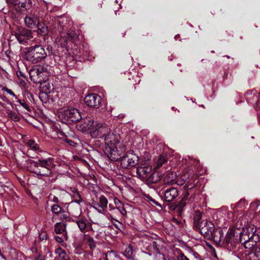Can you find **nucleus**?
Instances as JSON below:
<instances>
[{
    "label": "nucleus",
    "instance_id": "22",
    "mask_svg": "<svg viewBox=\"0 0 260 260\" xmlns=\"http://www.w3.org/2000/svg\"><path fill=\"white\" fill-rule=\"evenodd\" d=\"M34 28L36 29L34 31H37L38 34L42 36L45 35L48 31L47 27L44 23H38L35 27L34 26Z\"/></svg>",
    "mask_w": 260,
    "mask_h": 260
},
{
    "label": "nucleus",
    "instance_id": "18",
    "mask_svg": "<svg viewBox=\"0 0 260 260\" xmlns=\"http://www.w3.org/2000/svg\"><path fill=\"white\" fill-rule=\"evenodd\" d=\"M46 56V53L44 49L41 45L34 47V62H39L44 59Z\"/></svg>",
    "mask_w": 260,
    "mask_h": 260
},
{
    "label": "nucleus",
    "instance_id": "36",
    "mask_svg": "<svg viewBox=\"0 0 260 260\" xmlns=\"http://www.w3.org/2000/svg\"><path fill=\"white\" fill-rule=\"evenodd\" d=\"M24 21L26 25L30 28L32 27V17L30 16H27L25 17Z\"/></svg>",
    "mask_w": 260,
    "mask_h": 260
},
{
    "label": "nucleus",
    "instance_id": "24",
    "mask_svg": "<svg viewBox=\"0 0 260 260\" xmlns=\"http://www.w3.org/2000/svg\"><path fill=\"white\" fill-rule=\"evenodd\" d=\"M8 4L14 5H18L22 8H25L27 2H29L30 0H6Z\"/></svg>",
    "mask_w": 260,
    "mask_h": 260
},
{
    "label": "nucleus",
    "instance_id": "62",
    "mask_svg": "<svg viewBox=\"0 0 260 260\" xmlns=\"http://www.w3.org/2000/svg\"><path fill=\"white\" fill-rule=\"evenodd\" d=\"M259 122H260V116L259 117Z\"/></svg>",
    "mask_w": 260,
    "mask_h": 260
},
{
    "label": "nucleus",
    "instance_id": "44",
    "mask_svg": "<svg viewBox=\"0 0 260 260\" xmlns=\"http://www.w3.org/2000/svg\"><path fill=\"white\" fill-rule=\"evenodd\" d=\"M47 238V235H46V233L45 232H42L40 235H39V239L40 240V241H43V240H46Z\"/></svg>",
    "mask_w": 260,
    "mask_h": 260
},
{
    "label": "nucleus",
    "instance_id": "52",
    "mask_svg": "<svg viewBox=\"0 0 260 260\" xmlns=\"http://www.w3.org/2000/svg\"><path fill=\"white\" fill-rule=\"evenodd\" d=\"M173 222L175 223H176L177 224H180L181 222V221L176 218H174L173 219Z\"/></svg>",
    "mask_w": 260,
    "mask_h": 260
},
{
    "label": "nucleus",
    "instance_id": "47",
    "mask_svg": "<svg viewBox=\"0 0 260 260\" xmlns=\"http://www.w3.org/2000/svg\"><path fill=\"white\" fill-rule=\"evenodd\" d=\"M148 199L149 200V201L151 202H152L154 204H155L156 206H159V207H161V205L160 204H159V203L157 202L154 199H152V198L151 197H149L148 198Z\"/></svg>",
    "mask_w": 260,
    "mask_h": 260
},
{
    "label": "nucleus",
    "instance_id": "59",
    "mask_svg": "<svg viewBox=\"0 0 260 260\" xmlns=\"http://www.w3.org/2000/svg\"><path fill=\"white\" fill-rule=\"evenodd\" d=\"M178 37H179V36H178V35H176V36H175V39L176 40V39H177L178 38Z\"/></svg>",
    "mask_w": 260,
    "mask_h": 260
},
{
    "label": "nucleus",
    "instance_id": "35",
    "mask_svg": "<svg viewBox=\"0 0 260 260\" xmlns=\"http://www.w3.org/2000/svg\"><path fill=\"white\" fill-rule=\"evenodd\" d=\"M86 240L88 245L89 246L90 249H92L95 247L96 244L92 238L90 237H88L86 239Z\"/></svg>",
    "mask_w": 260,
    "mask_h": 260
},
{
    "label": "nucleus",
    "instance_id": "41",
    "mask_svg": "<svg viewBox=\"0 0 260 260\" xmlns=\"http://www.w3.org/2000/svg\"><path fill=\"white\" fill-rule=\"evenodd\" d=\"M9 117L13 120L14 121H18L19 119V116H18V115L15 113V112H10L9 113Z\"/></svg>",
    "mask_w": 260,
    "mask_h": 260
},
{
    "label": "nucleus",
    "instance_id": "58",
    "mask_svg": "<svg viewBox=\"0 0 260 260\" xmlns=\"http://www.w3.org/2000/svg\"><path fill=\"white\" fill-rule=\"evenodd\" d=\"M32 70V69H31L30 70V72H31ZM29 76H30V78L31 79L32 76H31V74H30V72H29Z\"/></svg>",
    "mask_w": 260,
    "mask_h": 260
},
{
    "label": "nucleus",
    "instance_id": "21",
    "mask_svg": "<svg viewBox=\"0 0 260 260\" xmlns=\"http://www.w3.org/2000/svg\"><path fill=\"white\" fill-rule=\"evenodd\" d=\"M152 246L154 248V251L152 253H149L150 256H152L153 260H166L165 255L160 252L158 251L157 249H155L156 242H153Z\"/></svg>",
    "mask_w": 260,
    "mask_h": 260
},
{
    "label": "nucleus",
    "instance_id": "46",
    "mask_svg": "<svg viewBox=\"0 0 260 260\" xmlns=\"http://www.w3.org/2000/svg\"><path fill=\"white\" fill-rule=\"evenodd\" d=\"M35 260H44V256L40 253H38V255H36Z\"/></svg>",
    "mask_w": 260,
    "mask_h": 260
},
{
    "label": "nucleus",
    "instance_id": "23",
    "mask_svg": "<svg viewBox=\"0 0 260 260\" xmlns=\"http://www.w3.org/2000/svg\"><path fill=\"white\" fill-rule=\"evenodd\" d=\"M40 88L46 94L50 93L53 90L52 86L47 81L40 83Z\"/></svg>",
    "mask_w": 260,
    "mask_h": 260
},
{
    "label": "nucleus",
    "instance_id": "45",
    "mask_svg": "<svg viewBox=\"0 0 260 260\" xmlns=\"http://www.w3.org/2000/svg\"><path fill=\"white\" fill-rule=\"evenodd\" d=\"M25 58L29 61H32V56H31V52H28L25 55Z\"/></svg>",
    "mask_w": 260,
    "mask_h": 260
},
{
    "label": "nucleus",
    "instance_id": "55",
    "mask_svg": "<svg viewBox=\"0 0 260 260\" xmlns=\"http://www.w3.org/2000/svg\"><path fill=\"white\" fill-rule=\"evenodd\" d=\"M193 255L196 258H199L200 257V255L197 252H194Z\"/></svg>",
    "mask_w": 260,
    "mask_h": 260
},
{
    "label": "nucleus",
    "instance_id": "51",
    "mask_svg": "<svg viewBox=\"0 0 260 260\" xmlns=\"http://www.w3.org/2000/svg\"><path fill=\"white\" fill-rule=\"evenodd\" d=\"M6 91L9 94L12 95H13L14 96H15V94L14 93V92L11 89H7Z\"/></svg>",
    "mask_w": 260,
    "mask_h": 260
},
{
    "label": "nucleus",
    "instance_id": "13",
    "mask_svg": "<svg viewBox=\"0 0 260 260\" xmlns=\"http://www.w3.org/2000/svg\"><path fill=\"white\" fill-rule=\"evenodd\" d=\"M101 100V96L95 93L89 94L84 98V102L87 106L94 108L99 107Z\"/></svg>",
    "mask_w": 260,
    "mask_h": 260
},
{
    "label": "nucleus",
    "instance_id": "48",
    "mask_svg": "<svg viewBox=\"0 0 260 260\" xmlns=\"http://www.w3.org/2000/svg\"><path fill=\"white\" fill-rule=\"evenodd\" d=\"M54 238L58 243H62L63 241V238L60 236H55Z\"/></svg>",
    "mask_w": 260,
    "mask_h": 260
},
{
    "label": "nucleus",
    "instance_id": "5",
    "mask_svg": "<svg viewBox=\"0 0 260 260\" xmlns=\"http://www.w3.org/2000/svg\"><path fill=\"white\" fill-rule=\"evenodd\" d=\"M59 119L63 123H77L81 119V115L78 109L75 108L61 109L58 112Z\"/></svg>",
    "mask_w": 260,
    "mask_h": 260
},
{
    "label": "nucleus",
    "instance_id": "50",
    "mask_svg": "<svg viewBox=\"0 0 260 260\" xmlns=\"http://www.w3.org/2000/svg\"><path fill=\"white\" fill-rule=\"evenodd\" d=\"M109 210L112 213H114L115 211V208L112 206L111 204L109 205Z\"/></svg>",
    "mask_w": 260,
    "mask_h": 260
},
{
    "label": "nucleus",
    "instance_id": "57",
    "mask_svg": "<svg viewBox=\"0 0 260 260\" xmlns=\"http://www.w3.org/2000/svg\"><path fill=\"white\" fill-rule=\"evenodd\" d=\"M114 260H121V259L119 256L116 255V256H115V259Z\"/></svg>",
    "mask_w": 260,
    "mask_h": 260
},
{
    "label": "nucleus",
    "instance_id": "28",
    "mask_svg": "<svg viewBox=\"0 0 260 260\" xmlns=\"http://www.w3.org/2000/svg\"><path fill=\"white\" fill-rule=\"evenodd\" d=\"M108 203L107 199L104 196H101L99 198V202L97 203H98L101 207L105 209L107 207Z\"/></svg>",
    "mask_w": 260,
    "mask_h": 260
},
{
    "label": "nucleus",
    "instance_id": "29",
    "mask_svg": "<svg viewBox=\"0 0 260 260\" xmlns=\"http://www.w3.org/2000/svg\"><path fill=\"white\" fill-rule=\"evenodd\" d=\"M126 206H128L127 204H123L117 208H115V210L118 211L122 217H125L127 215V211H126Z\"/></svg>",
    "mask_w": 260,
    "mask_h": 260
},
{
    "label": "nucleus",
    "instance_id": "32",
    "mask_svg": "<svg viewBox=\"0 0 260 260\" xmlns=\"http://www.w3.org/2000/svg\"><path fill=\"white\" fill-rule=\"evenodd\" d=\"M201 213L199 211H197L194 217V223L197 228L199 226V223H200L201 222Z\"/></svg>",
    "mask_w": 260,
    "mask_h": 260
},
{
    "label": "nucleus",
    "instance_id": "49",
    "mask_svg": "<svg viewBox=\"0 0 260 260\" xmlns=\"http://www.w3.org/2000/svg\"><path fill=\"white\" fill-rule=\"evenodd\" d=\"M65 140L67 143H68L69 145H70L71 146H74L76 144V143L74 141H73L72 140H70L68 138H66Z\"/></svg>",
    "mask_w": 260,
    "mask_h": 260
},
{
    "label": "nucleus",
    "instance_id": "53",
    "mask_svg": "<svg viewBox=\"0 0 260 260\" xmlns=\"http://www.w3.org/2000/svg\"><path fill=\"white\" fill-rule=\"evenodd\" d=\"M166 260H176V258L174 256L169 255L167 256Z\"/></svg>",
    "mask_w": 260,
    "mask_h": 260
},
{
    "label": "nucleus",
    "instance_id": "1",
    "mask_svg": "<svg viewBox=\"0 0 260 260\" xmlns=\"http://www.w3.org/2000/svg\"><path fill=\"white\" fill-rule=\"evenodd\" d=\"M241 232L235 229H229L223 241L224 247L233 253H235L238 248L240 243L245 248H252L255 244V241L250 240V237H245L241 235Z\"/></svg>",
    "mask_w": 260,
    "mask_h": 260
},
{
    "label": "nucleus",
    "instance_id": "19",
    "mask_svg": "<svg viewBox=\"0 0 260 260\" xmlns=\"http://www.w3.org/2000/svg\"><path fill=\"white\" fill-rule=\"evenodd\" d=\"M255 246L256 243L250 249L246 248V260H260V251L255 248Z\"/></svg>",
    "mask_w": 260,
    "mask_h": 260
},
{
    "label": "nucleus",
    "instance_id": "60",
    "mask_svg": "<svg viewBox=\"0 0 260 260\" xmlns=\"http://www.w3.org/2000/svg\"><path fill=\"white\" fill-rule=\"evenodd\" d=\"M59 133H60V134L61 135L63 136V133H62V132H60Z\"/></svg>",
    "mask_w": 260,
    "mask_h": 260
},
{
    "label": "nucleus",
    "instance_id": "16",
    "mask_svg": "<svg viewBox=\"0 0 260 260\" xmlns=\"http://www.w3.org/2000/svg\"><path fill=\"white\" fill-rule=\"evenodd\" d=\"M76 223L82 233H86L93 230L91 224L89 223L88 220L85 217L77 219L76 220Z\"/></svg>",
    "mask_w": 260,
    "mask_h": 260
},
{
    "label": "nucleus",
    "instance_id": "56",
    "mask_svg": "<svg viewBox=\"0 0 260 260\" xmlns=\"http://www.w3.org/2000/svg\"><path fill=\"white\" fill-rule=\"evenodd\" d=\"M113 224H114V225L116 228H118V229H120V227H119V223H118V224H115V223H113ZM119 225H120V224H119ZM122 225H121V226H122Z\"/></svg>",
    "mask_w": 260,
    "mask_h": 260
},
{
    "label": "nucleus",
    "instance_id": "39",
    "mask_svg": "<svg viewBox=\"0 0 260 260\" xmlns=\"http://www.w3.org/2000/svg\"><path fill=\"white\" fill-rule=\"evenodd\" d=\"M176 177V174L173 172H170L167 174V177L165 178V182L168 183V181H170L172 179H175Z\"/></svg>",
    "mask_w": 260,
    "mask_h": 260
},
{
    "label": "nucleus",
    "instance_id": "38",
    "mask_svg": "<svg viewBox=\"0 0 260 260\" xmlns=\"http://www.w3.org/2000/svg\"><path fill=\"white\" fill-rule=\"evenodd\" d=\"M74 202L77 203L80 205L81 203L83 202V201L82 200L80 195L78 192H76L74 196Z\"/></svg>",
    "mask_w": 260,
    "mask_h": 260
},
{
    "label": "nucleus",
    "instance_id": "6",
    "mask_svg": "<svg viewBox=\"0 0 260 260\" xmlns=\"http://www.w3.org/2000/svg\"><path fill=\"white\" fill-rule=\"evenodd\" d=\"M110 132L109 126L106 123L94 121L90 133L92 138L104 139Z\"/></svg>",
    "mask_w": 260,
    "mask_h": 260
},
{
    "label": "nucleus",
    "instance_id": "3",
    "mask_svg": "<svg viewBox=\"0 0 260 260\" xmlns=\"http://www.w3.org/2000/svg\"><path fill=\"white\" fill-rule=\"evenodd\" d=\"M39 146L34 143V173L37 175L48 176L51 174V168L53 166V158H45V152L38 151Z\"/></svg>",
    "mask_w": 260,
    "mask_h": 260
},
{
    "label": "nucleus",
    "instance_id": "12",
    "mask_svg": "<svg viewBox=\"0 0 260 260\" xmlns=\"http://www.w3.org/2000/svg\"><path fill=\"white\" fill-rule=\"evenodd\" d=\"M94 121L89 117L82 118L77 122L76 126L77 128L81 131L85 132L92 127Z\"/></svg>",
    "mask_w": 260,
    "mask_h": 260
},
{
    "label": "nucleus",
    "instance_id": "25",
    "mask_svg": "<svg viewBox=\"0 0 260 260\" xmlns=\"http://www.w3.org/2000/svg\"><path fill=\"white\" fill-rule=\"evenodd\" d=\"M135 253V251L133 249L132 246L129 245L126 246L124 249V251L122 252V254L127 258V259L129 258L134 256Z\"/></svg>",
    "mask_w": 260,
    "mask_h": 260
},
{
    "label": "nucleus",
    "instance_id": "17",
    "mask_svg": "<svg viewBox=\"0 0 260 260\" xmlns=\"http://www.w3.org/2000/svg\"><path fill=\"white\" fill-rule=\"evenodd\" d=\"M188 196L189 193L188 192L185 193L181 200L176 206V211L178 212L179 216L182 215L184 211V207L191 202V199L190 198L188 197Z\"/></svg>",
    "mask_w": 260,
    "mask_h": 260
},
{
    "label": "nucleus",
    "instance_id": "8",
    "mask_svg": "<svg viewBox=\"0 0 260 260\" xmlns=\"http://www.w3.org/2000/svg\"><path fill=\"white\" fill-rule=\"evenodd\" d=\"M198 228L199 229L201 233L206 237L215 238L217 232L221 235V230H219L215 231L214 225L211 221H201V223H199Z\"/></svg>",
    "mask_w": 260,
    "mask_h": 260
},
{
    "label": "nucleus",
    "instance_id": "20",
    "mask_svg": "<svg viewBox=\"0 0 260 260\" xmlns=\"http://www.w3.org/2000/svg\"><path fill=\"white\" fill-rule=\"evenodd\" d=\"M245 99L247 102L250 104H254L258 100V96L255 90H252L247 92L245 94Z\"/></svg>",
    "mask_w": 260,
    "mask_h": 260
},
{
    "label": "nucleus",
    "instance_id": "61",
    "mask_svg": "<svg viewBox=\"0 0 260 260\" xmlns=\"http://www.w3.org/2000/svg\"><path fill=\"white\" fill-rule=\"evenodd\" d=\"M200 106L202 107H204V106L203 105H200Z\"/></svg>",
    "mask_w": 260,
    "mask_h": 260
},
{
    "label": "nucleus",
    "instance_id": "54",
    "mask_svg": "<svg viewBox=\"0 0 260 260\" xmlns=\"http://www.w3.org/2000/svg\"><path fill=\"white\" fill-rule=\"evenodd\" d=\"M17 76L18 77H20L21 76L22 77H24L25 78V77L24 76V74L21 72H17Z\"/></svg>",
    "mask_w": 260,
    "mask_h": 260
},
{
    "label": "nucleus",
    "instance_id": "33",
    "mask_svg": "<svg viewBox=\"0 0 260 260\" xmlns=\"http://www.w3.org/2000/svg\"><path fill=\"white\" fill-rule=\"evenodd\" d=\"M116 253L114 251H110L106 253V258L107 260H114L116 256Z\"/></svg>",
    "mask_w": 260,
    "mask_h": 260
},
{
    "label": "nucleus",
    "instance_id": "7",
    "mask_svg": "<svg viewBox=\"0 0 260 260\" xmlns=\"http://www.w3.org/2000/svg\"><path fill=\"white\" fill-rule=\"evenodd\" d=\"M152 168L149 166H145L139 167L137 168V176L142 180H146L149 183H156L158 181L155 176H157L155 173H151Z\"/></svg>",
    "mask_w": 260,
    "mask_h": 260
},
{
    "label": "nucleus",
    "instance_id": "40",
    "mask_svg": "<svg viewBox=\"0 0 260 260\" xmlns=\"http://www.w3.org/2000/svg\"><path fill=\"white\" fill-rule=\"evenodd\" d=\"M104 214L105 215L106 217L109 220L112 221L113 223V220H114L116 222H117L118 223L120 224V225H122V223L118 221V220H116L115 218H114V217L112 216V215L111 214L107 213V212H106V213Z\"/></svg>",
    "mask_w": 260,
    "mask_h": 260
},
{
    "label": "nucleus",
    "instance_id": "4",
    "mask_svg": "<svg viewBox=\"0 0 260 260\" xmlns=\"http://www.w3.org/2000/svg\"><path fill=\"white\" fill-rule=\"evenodd\" d=\"M235 230H239L241 232V235L245 237H250V240L257 241L258 237L257 235L255 234L256 232L255 228L253 226H250L248 224V219L246 215L242 214L239 215L235 226L233 228Z\"/></svg>",
    "mask_w": 260,
    "mask_h": 260
},
{
    "label": "nucleus",
    "instance_id": "42",
    "mask_svg": "<svg viewBox=\"0 0 260 260\" xmlns=\"http://www.w3.org/2000/svg\"><path fill=\"white\" fill-rule=\"evenodd\" d=\"M177 260H189L184 254L180 253L177 257Z\"/></svg>",
    "mask_w": 260,
    "mask_h": 260
},
{
    "label": "nucleus",
    "instance_id": "11",
    "mask_svg": "<svg viewBox=\"0 0 260 260\" xmlns=\"http://www.w3.org/2000/svg\"><path fill=\"white\" fill-rule=\"evenodd\" d=\"M76 34L75 31L70 30L68 32H61L59 37L56 39V43L57 45L62 48H67L68 43L74 40L76 38Z\"/></svg>",
    "mask_w": 260,
    "mask_h": 260
},
{
    "label": "nucleus",
    "instance_id": "10",
    "mask_svg": "<svg viewBox=\"0 0 260 260\" xmlns=\"http://www.w3.org/2000/svg\"><path fill=\"white\" fill-rule=\"evenodd\" d=\"M121 166L124 169H131L135 167L138 163V156L135 154H130L125 155V152L121 155L120 159Z\"/></svg>",
    "mask_w": 260,
    "mask_h": 260
},
{
    "label": "nucleus",
    "instance_id": "2",
    "mask_svg": "<svg viewBox=\"0 0 260 260\" xmlns=\"http://www.w3.org/2000/svg\"><path fill=\"white\" fill-rule=\"evenodd\" d=\"M119 134L111 132L105 137V152L112 161H118L126 151L125 146L120 143Z\"/></svg>",
    "mask_w": 260,
    "mask_h": 260
},
{
    "label": "nucleus",
    "instance_id": "34",
    "mask_svg": "<svg viewBox=\"0 0 260 260\" xmlns=\"http://www.w3.org/2000/svg\"><path fill=\"white\" fill-rule=\"evenodd\" d=\"M51 207V211L56 214H59L62 211V208L58 205H52Z\"/></svg>",
    "mask_w": 260,
    "mask_h": 260
},
{
    "label": "nucleus",
    "instance_id": "37",
    "mask_svg": "<svg viewBox=\"0 0 260 260\" xmlns=\"http://www.w3.org/2000/svg\"><path fill=\"white\" fill-rule=\"evenodd\" d=\"M59 202V200L57 197H55L54 195L50 194L48 197V204H49L50 203H58Z\"/></svg>",
    "mask_w": 260,
    "mask_h": 260
},
{
    "label": "nucleus",
    "instance_id": "14",
    "mask_svg": "<svg viewBox=\"0 0 260 260\" xmlns=\"http://www.w3.org/2000/svg\"><path fill=\"white\" fill-rule=\"evenodd\" d=\"M164 200L168 203L173 202L179 196L177 189L175 187H168L163 191Z\"/></svg>",
    "mask_w": 260,
    "mask_h": 260
},
{
    "label": "nucleus",
    "instance_id": "26",
    "mask_svg": "<svg viewBox=\"0 0 260 260\" xmlns=\"http://www.w3.org/2000/svg\"><path fill=\"white\" fill-rule=\"evenodd\" d=\"M66 226L64 224L57 222L55 225L54 231L56 234H61L64 232Z\"/></svg>",
    "mask_w": 260,
    "mask_h": 260
},
{
    "label": "nucleus",
    "instance_id": "30",
    "mask_svg": "<svg viewBox=\"0 0 260 260\" xmlns=\"http://www.w3.org/2000/svg\"><path fill=\"white\" fill-rule=\"evenodd\" d=\"M167 158L166 156L160 155L157 159L156 165L157 168L161 167L165 162H166Z\"/></svg>",
    "mask_w": 260,
    "mask_h": 260
},
{
    "label": "nucleus",
    "instance_id": "31",
    "mask_svg": "<svg viewBox=\"0 0 260 260\" xmlns=\"http://www.w3.org/2000/svg\"><path fill=\"white\" fill-rule=\"evenodd\" d=\"M92 207L96 210L99 213L105 214L106 212V209H104L101 207V206L97 203H93Z\"/></svg>",
    "mask_w": 260,
    "mask_h": 260
},
{
    "label": "nucleus",
    "instance_id": "27",
    "mask_svg": "<svg viewBox=\"0 0 260 260\" xmlns=\"http://www.w3.org/2000/svg\"><path fill=\"white\" fill-rule=\"evenodd\" d=\"M56 253L58 257L62 260H68V255L64 250L61 248H59L56 250Z\"/></svg>",
    "mask_w": 260,
    "mask_h": 260
},
{
    "label": "nucleus",
    "instance_id": "43",
    "mask_svg": "<svg viewBox=\"0 0 260 260\" xmlns=\"http://www.w3.org/2000/svg\"><path fill=\"white\" fill-rule=\"evenodd\" d=\"M114 203L115 205V208H117V207H119L123 204L119 200L116 198H114Z\"/></svg>",
    "mask_w": 260,
    "mask_h": 260
},
{
    "label": "nucleus",
    "instance_id": "9",
    "mask_svg": "<svg viewBox=\"0 0 260 260\" xmlns=\"http://www.w3.org/2000/svg\"><path fill=\"white\" fill-rule=\"evenodd\" d=\"M193 182L194 178L193 176L191 175V173L186 172L177 180L172 179L170 181H168L167 182L168 184H175L179 186H182L184 184H186L185 186L186 187L192 188L194 186V185L192 184Z\"/></svg>",
    "mask_w": 260,
    "mask_h": 260
},
{
    "label": "nucleus",
    "instance_id": "15",
    "mask_svg": "<svg viewBox=\"0 0 260 260\" xmlns=\"http://www.w3.org/2000/svg\"><path fill=\"white\" fill-rule=\"evenodd\" d=\"M34 71H35L39 79L36 82L40 83L48 80V73L46 69L40 66H35L34 67Z\"/></svg>",
    "mask_w": 260,
    "mask_h": 260
}]
</instances>
